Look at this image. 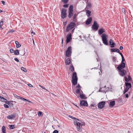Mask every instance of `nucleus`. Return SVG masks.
<instances>
[{"label": "nucleus", "mask_w": 133, "mask_h": 133, "mask_svg": "<svg viewBox=\"0 0 133 133\" xmlns=\"http://www.w3.org/2000/svg\"><path fill=\"white\" fill-rule=\"evenodd\" d=\"M102 40L103 43L106 45H108L107 39L108 38V35L104 33L103 34L101 35Z\"/></svg>", "instance_id": "1"}, {"label": "nucleus", "mask_w": 133, "mask_h": 133, "mask_svg": "<svg viewBox=\"0 0 133 133\" xmlns=\"http://www.w3.org/2000/svg\"><path fill=\"white\" fill-rule=\"evenodd\" d=\"M74 125L76 126L77 130L79 131H81L82 130V124L81 123L77 121H74Z\"/></svg>", "instance_id": "2"}, {"label": "nucleus", "mask_w": 133, "mask_h": 133, "mask_svg": "<svg viewBox=\"0 0 133 133\" xmlns=\"http://www.w3.org/2000/svg\"><path fill=\"white\" fill-rule=\"evenodd\" d=\"M76 25V24L74 22H71L67 26L66 28V32H68L74 28Z\"/></svg>", "instance_id": "3"}, {"label": "nucleus", "mask_w": 133, "mask_h": 133, "mask_svg": "<svg viewBox=\"0 0 133 133\" xmlns=\"http://www.w3.org/2000/svg\"><path fill=\"white\" fill-rule=\"evenodd\" d=\"M71 47L69 46L68 47L66 52L65 56L66 57H69L70 56L72 53Z\"/></svg>", "instance_id": "4"}, {"label": "nucleus", "mask_w": 133, "mask_h": 133, "mask_svg": "<svg viewBox=\"0 0 133 133\" xmlns=\"http://www.w3.org/2000/svg\"><path fill=\"white\" fill-rule=\"evenodd\" d=\"M98 24H97L96 21H94L92 27V29L94 30L97 31L98 30Z\"/></svg>", "instance_id": "5"}, {"label": "nucleus", "mask_w": 133, "mask_h": 133, "mask_svg": "<svg viewBox=\"0 0 133 133\" xmlns=\"http://www.w3.org/2000/svg\"><path fill=\"white\" fill-rule=\"evenodd\" d=\"M66 10L63 9L62 11V17L63 18H65L66 17Z\"/></svg>", "instance_id": "6"}, {"label": "nucleus", "mask_w": 133, "mask_h": 133, "mask_svg": "<svg viewBox=\"0 0 133 133\" xmlns=\"http://www.w3.org/2000/svg\"><path fill=\"white\" fill-rule=\"evenodd\" d=\"M125 67V64L124 62H121V64L117 67L118 70H120L124 68Z\"/></svg>", "instance_id": "7"}, {"label": "nucleus", "mask_w": 133, "mask_h": 133, "mask_svg": "<svg viewBox=\"0 0 133 133\" xmlns=\"http://www.w3.org/2000/svg\"><path fill=\"white\" fill-rule=\"evenodd\" d=\"M105 103V102L104 101H102L100 102L98 105V108L100 109L103 108Z\"/></svg>", "instance_id": "8"}, {"label": "nucleus", "mask_w": 133, "mask_h": 133, "mask_svg": "<svg viewBox=\"0 0 133 133\" xmlns=\"http://www.w3.org/2000/svg\"><path fill=\"white\" fill-rule=\"evenodd\" d=\"M80 104L81 105H82L84 106H87L88 105L87 102L83 100L81 101Z\"/></svg>", "instance_id": "9"}, {"label": "nucleus", "mask_w": 133, "mask_h": 133, "mask_svg": "<svg viewBox=\"0 0 133 133\" xmlns=\"http://www.w3.org/2000/svg\"><path fill=\"white\" fill-rule=\"evenodd\" d=\"M71 34H70L68 35L66 38V42L67 43L69 42L71 39Z\"/></svg>", "instance_id": "10"}, {"label": "nucleus", "mask_w": 133, "mask_h": 133, "mask_svg": "<svg viewBox=\"0 0 133 133\" xmlns=\"http://www.w3.org/2000/svg\"><path fill=\"white\" fill-rule=\"evenodd\" d=\"M120 70V72H119V74L120 75L122 76H124L126 74V71L124 70Z\"/></svg>", "instance_id": "11"}, {"label": "nucleus", "mask_w": 133, "mask_h": 133, "mask_svg": "<svg viewBox=\"0 0 133 133\" xmlns=\"http://www.w3.org/2000/svg\"><path fill=\"white\" fill-rule=\"evenodd\" d=\"M92 19L91 17H90L88 19L86 22V25H88L90 24L92 21Z\"/></svg>", "instance_id": "12"}, {"label": "nucleus", "mask_w": 133, "mask_h": 133, "mask_svg": "<svg viewBox=\"0 0 133 133\" xmlns=\"http://www.w3.org/2000/svg\"><path fill=\"white\" fill-rule=\"evenodd\" d=\"M15 114L9 115L7 116V118L8 119H12L15 117Z\"/></svg>", "instance_id": "13"}, {"label": "nucleus", "mask_w": 133, "mask_h": 133, "mask_svg": "<svg viewBox=\"0 0 133 133\" xmlns=\"http://www.w3.org/2000/svg\"><path fill=\"white\" fill-rule=\"evenodd\" d=\"M105 31V30L103 28L100 29L98 30V33L100 35H101Z\"/></svg>", "instance_id": "14"}, {"label": "nucleus", "mask_w": 133, "mask_h": 133, "mask_svg": "<svg viewBox=\"0 0 133 133\" xmlns=\"http://www.w3.org/2000/svg\"><path fill=\"white\" fill-rule=\"evenodd\" d=\"M78 78H72V83L74 85H76L77 83Z\"/></svg>", "instance_id": "15"}, {"label": "nucleus", "mask_w": 133, "mask_h": 133, "mask_svg": "<svg viewBox=\"0 0 133 133\" xmlns=\"http://www.w3.org/2000/svg\"><path fill=\"white\" fill-rule=\"evenodd\" d=\"M87 5L86 8L85 9V10H88L91 7V4L90 3H87Z\"/></svg>", "instance_id": "16"}, {"label": "nucleus", "mask_w": 133, "mask_h": 133, "mask_svg": "<svg viewBox=\"0 0 133 133\" xmlns=\"http://www.w3.org/2000/svg\"><path fill=\"white\" fill-rule=\"evenodd\" d=\"M80 89H77L76 90V94H75L76 95V96H77L78 97H79V95L77 96V94H80L81 92H80Z\"/></svg>", "instance_id": "17"}, {"label": "nucleus", "mask_w": 133, "mask_h": 133, "mask_svg": "<svg viewBox=\"0 0 133 133\" xmlns=\"http://www.w3.org/2000/svg\"><path fill=\"white\" fill-rule=\"evenodd\" d=\"M115 104V101H112L110 102L109 105L110 107H112Z\"/></svg>", "instance_id": "18"}, {"label": "nucleus", "mask_w": 133, "mask_h": 133, "mask_svg": "<svg viewBox=\"0 0 133 133\" xmlns=\"http://www.w3.org/2000/svg\"><path fill=\"white\" fill-rule=\"evenodd\" d=\"M125 85L126 87V88H131V84L129 83L128 82H125Z\"/></svg>", "instance_id": "19"}, {"label": "nucleus", "mask_w": 133, "mask_h": 133, "mask_svg": "<svg viewBox=\"0 0 133 133\" xmlns=\"http://www.w3.org/2000/svg\"><path fill=\"white\" fill-rule=\"evenodd\" d=\"M111 51L112 52H120L119 50L118 49L116 48L111 49Z\"/></svg>", "instance_id": "20"}, {"label": "nucleus", "mask_w": 133, "mask_h": 133, "mask_svg": "<svg viewBox=\"0 0 133 133\" xmlns=\"http://www.w3.org/2000/svg\"><path fill=\"white\" fill-rule=\"evenodd\" d=\"M0 100L1 101L5 103L7 101V100L5 99L3 97L0 96Z\"/></svg>", "instance_id": "21"}, {"label": "nucleus", "mask_w": 133, "mask_h": 133, "mask_svg": "<svg viewBox=\"0 0 133 133\" xmlns=\"http://www.w3.org/2000/svg\"><path fill=\"white\" fill-rule=\"evenodd\" d=\"M72 78H78L76 72H74L72 74Z\"/></svg>", "instance_id": "22"}, {"label": "nucleus", "mask_w": 133, "mask_h": 133, "mask_svg": "<svg viewBox=\"0 0 133 133\" xmlns=\"http://www.w3.org/2000/svg\"><path fill=\"white\" fill-rule=\"evenodd\" d=\"M79 96L80 97V98L81 99H86L87 98L85 97V95H84L83 94H82L81 93L79 95Z\"/></svg>", "instance_id": "23"}, {"label": "nucleus", "mask_w": 133, "mask_h": 133, "mask_svg": "<svg viewBox=\"0 0 133 133\" xmlns=\"http://www.w3.org/2000/svg\"><path fill=\"white\" fill-rule=\"evenodd\" d=\"M86 11V14L88 17L90 16L91 15V11L87 10H85Z\"/></svg>", "instance_id": "24"}, {"label": "nucleus", "mask_w": 133, "mask_h": 133, "mask_svg": "<svg viewBox=\"0 0 133 133\" xmlns=\"http://www.w3.org/2000/svg\"><path fill=\"white\" fill-rule=\"evenodd\" d=\"M70 59L69 58H68L65 61V63L66 65H69L70 63Z\"/></svg>", "instance_id": "25"}, {"label": "nucleus", "mask_w": 133, "mask_h": 133, "mask_svg": "<svg viewBox=\"0 0 133 133\" xmlns=\"http://www.w3.org/2000/svg\"><path fill=\"white\" fill-rule=\"evenodd\" d=\"M69 12L73 11V6L72 5H70L69 8Z\"/></svg>", "instance_id": "26"}, {"label": "nucleus", "mask_w": 133, "mask_h": 133, "mask_svg": "<svg viewBox=\"0 0 133 133\" xmlns=\"http://www.w3.org/2000/svg\"><path fill=\"white\" fill-rule=\"evenodd\" d=\"M77 15L75 14L74 15L73 17V20L75 22H76V17H77Z\"/></svg>", "instance_id": "27"}, {"label": "nucleus", "mask_w": 133, "mask_h": 133, "mask_svg": "<svg viewBox=\"0 0 133 133\" xmlns=\"http://www.w3.org/2000/svg\"><path fill=\"white\" fill-rule=\"evenodd\" d=\"M73 15V12H69V15L68 17L69 18H71Z\"/></svg>", "instance_id": "28"}, {"label": "nucleus", "mask_w": 133, "mask_h": 133, "mask_svg": "<svg viewBox=\"0 0 133 133\" xmlns=\"http://www.w3.org/2000/svg\"><path fill=\"white\" fill-rule=\"evenodd\" d=\"M15 43L16 45V47L17 48H18L20 47L21 46V45L19 44L18 42L17 41H16Z\"/></svg>", "instance_id": "29"}, {"label": "nucleus", "mask_w": 133, "mask_h": 133, "mask_svg": "<svg viewBox=\"0 0 133 133\" xmlns=\"http://www.w3.org/2000/svg\"><path fill=\"white\" fill-rule=\"evenodd\" d=\"M14 54L15 55H18L19 54V50H16L14 51Z\"/></svg>", "instance_id": "30"}, {"label": "nucleus", "mask_w": 133, "mask_h": 133, "mask_svg": "<svg viewBox=\"0 0 133 133\" xmlns=\"http://www.w3.org/2000/svg\"><path fill=\"white\" fill-rule=\"evenodd\" d=\"M70 70L72 72H73L74 70V68L73 65H71L70 67Z\"/></svg>", "instance_id": "31"}, {"label": "nucleus", "mask_w": 133, "mask_h": 133, "mask_svg": "<svg viewBox=\"0 0 133 133\" xmlns=\"http://www.w3.org/2000/svg\"><path fill=\"white\" fill-rule=\"evenodd\" d=\"M9 128L11 129H14L15 128V126L12 125H9Z\"/></svg>", "instance_id": "32"}, {"label": "nucleus", "mask_w": 133, "mask_h": 133, "mask_svg": "<svg viewBox=\"0 0 133 133\" xmlns=\"http://www.w3.org/2000/svg\"><path fill=\"white\" fill-rule=\"evenodd\" d=\"M3 23V19H1V21L0 22V28H2V25Z\"/></svg>", "instance_id": "33"}, {"label": "nucleus", "mask_w": 133, "mask_h": 133, "mask_svg": "<svg viewBox=\"0 0 133 133\" xmlns=\"http://www.w3.org/2000/svg\"><path fill=\"white\" fill-rule=\"evenodd\" d=\"M6 129L5 127V126H3L2 128V131L3 132L6 131Z\"/></svg>", "instance_id": "34"}, {"label": "nucleus", "mask_w": 133, "mask_h": 133, "mask_svg": "<svg viewBox=\"0 0 133 133\" xmlns=\"http://www.w3.org/2000/svg\"><path fill=\"white\" fill-rule=\"evenodd\" d=\"M21 69L24 72H26L27 71L26 69L23 67H22L21 68Z\"/></svg>", "instance_id": "35"}, {"label": "nucleus", "mask_w": 133, "mask_h": 133, "mask_svg": "<svg viewBox=\"0 0 133 133\" xmlns=\"http://www.w3.org/2000/svg\"><path fill=\"white\" fill-rule=\"evenodd\" d=\"M129 89V88H126L125 89L124 91V94H125L126 92H127L128 90Z\"/></svg>", "instance_id": "36"}, {"label": "nucleus", "mask_w": 133, "mask_h": 133, "mask_svg": "<svg viewBox=\"0 0 133 133\" xmlns=\"http://www.w3.org/2000/svg\"><path fill=\"white\" fill-rule=\"evenodd\" d=\"M21 99H22V100H24V101H28V102H29V103L31 102L30 101H28L25 98H21Z\"/></svg>", "instance_id": "37"}, {"label": "nucleus", "mask_w": 133, "mask_h": 133, "mask_svg": "<svg viewBox=\"0 0 133 133\" xmlns=\"http://www.w3.org/2000/svg\"><path fill=\"white\" fill-rule=\"evenodd\" d=\"M14 95L15 97H16L17 98H19V99H21V98H22V97H21L20 96H17V95H16L15 94H14Z\"/></svg>", "instance_id": "38"}, {"label": "nucleus", "mask_w": 133, "mask_h": 133, "mask_svg": "<svg viewBox=\"0 0 133 133\" xmlns=\"http://www.w3.org/2000/svg\"><path fill=\"white\" fill-rule=\"evenodd\" d=\"M111 48H114L115 46L114 45H115V43L114 42H112V43H111Z\"/></svg>", "instance_id": "39"}, {"label": "nucleus", "mask_w": 133, "mask_h": 133, "mask_svg": "<svg viewBox=\"0 0 133 133\" xmlns=\"http://www.w3.org/2000/svg\"><path fill=\"white\" fill-rule=\"evenodd\" d=\"M14 32V30H10L8 31L7 34H8L9 33H12Z\"/></svg>", "instance_id": "40"}, {"label": "nucleus", "mask_w": 133, "mask_h": 133, "mask_svg": "<svg viewBox=\"0 0 133 133\" xmlns=\"http://www.w3.org/2000/svg\"><path fill=\"white\" fill-rule=\"evenodd\" d=\"M69 0H62V1L63 2L64 4L68 2Z\"/></svg>", "instance_id": "41"}, {"label": "nucleus", "mask_w": 133, "mask_h": 133, "mask_svg": "<svg viewBox=\"0 0 133 133\" xmlns=\"http://www.w3.org/2000/svg\"><path fill=\"white\" fill-rule=\"evenodd\" d=\"M122 12L124 14H125V9L124 8H122Z\"/></svg>", "instance_id": "42"}, {"label": "nucleus", "mask_w": 133, "mask_h": 133, "mask_svg": "<svg viewBox=\"0 0 133 133\" xmlns=\"http://www.w3.org/2000/svg\"><path fill=\"white\" fill-rule=\"evenodd\" d=\"M15 50L13 49H11L10 50V52L11 53H14V52Z\"/></svg>", "instance_id": "43"}, {"label": "nucleus", "mask_w": 133, "mask_h": 133, "mask_svg": "<svg viewBox=\"0 0 133 133\" xmlns=\"http://www.w3.org/2000/svg\"><path fill=\"white\" fill-rule=\"evenodd\" d=\"M125 81H126L127 82H128L129 81V79H128L127 78L126 76L125 77Z\"/></svg>", "instance_id": "44"}, {"label": "nucleus", "mask_w": 133, "mask_h": 133, "mask_svg": "<svg viewBox=\"0 0 133 133\" xmlns=\"http://www.w3.org/2000/svg\"><path fill=\"white\" fill-rule=\"evenodd\" d=\"M68 116L69 117H70V118H71L73 119H76V118L70 115H69Z\"/></svg>", "instance_id": "45"}, {"label": "nucleus", "mask_w": 133, "mask_h": 133, "mask_svg": "<svg viewBox=\"0 0 133 133\" xmlns=\"http://www.w3.org/2000/svg\"><path fill=\"white\" fill-rule=\"evenodd\" d=\"M69 6V4H66L63 5L64 8H68Z\"/></svg>", "instance_id": "46"}, {"label": "nucleus", "mask_w": 133, "mask_h": 133, "mask_svg": "<svg viewBox=\"0 0 133 133\" xmlns=\"http://www.w3.org/2000/svg\"><path fill=\"white\" fill-rule=\"evenodd\" d=\"M42 114V112L41 111H39L38 112V115L39 116H40Z\"/></svg>", "instance_id": "47"}, {"label": "nucleus", "mask_w": 133, "mask_h": 133, "mask_svg": "<svg viewBox=\"0 0 133 133\" xmlns=\"http://www.w3.org/2000/svg\"><path fill=\"white\" fill-rule=\"evenodd\" d=\"M4 107L5 108H8L9 107V106L8 105L6 104H5L4 105Z\"/></svg>", "instance_id": "48"}, {"label": "nucleus", "mask_w": 133, "mask_h": 133, "mask_svg": "<svg viewBox=\"0 0 133 133\" xmlns=\"http://www.w3.org/2000/svg\"><path fill=\"white\" fill-rule=\"evenodd\" d=\"M77 88H78L79 89H81V86L79 84H78L77 86Z\"/></svg>", "instance_id": "49"}, {"label": "nucleus", "mask_w": 133, "mask_h": 133, "mask_svg": "<svg viewBox=\"0 0 133 133\" xmlns=\"http://www.w3.org/2000/svg\"><path fill=\"white\" fill-rule=\"evenodd\" d=\"M14 60L18 62H19V60L17 58H15Z\"/></svg>", "instance_id": "50"}, {"label": "nucleus", "mask_w": 133, "mask_h": 133, "mask_svg": "<svg viewBox=\"0 0 133 133\" xmlns=\"http://www.w3.org/2000/svg\"><path fill=\"white\" fill-rule=\"evenodd\" d=\"M10 101H7L5 103L6 104H8L9 105H10Z\"/></svg>", "instance_id": "51"}, {"label": "nucleus", "mask_w": 133, "mask_h": 133, "mask_svg": "<svg viewBox=\"0 0 133 133\" xmlns=\"http://www.w3.org/2000/svg\"><path fill=\"white\" fill-rule=\"evenodd\" d=\"M23 52L22 53H21V55L23 56L25 54V52L23 50Z\"/></svg>", "instance_id": "52"}, {"label": "nucleus", "mask_w": 133, "mask_h": 133, "mask_svg": "<svg viewBox=\"0 0 133 133\" xmlns=\"http://www.w3.org/2000/svg\"><path fill=\"white\" fill-rule=\"evenodd\" d=\"M58 131L57 130H55L53 132V133H58Z\"/></svg>", "instance_id": "53"}, {"label": "nucleus", "mask_w": 133, "mask_h": 133, "mask_svg": "<svg viewBox=\"0 0 133 133\" xmlns=\"http://www.w3.org/2000/svg\"><path fill=\"white\" fill-rule=\"evenodd\" d=\"M125 61V60L124 58L123 57L122 58V61L121 62H123Z\"/></svg>", "instance_id": "54"}, {"label": "nucleus", "mask_w": 133, "mask_h": 133, "mask_svg": "<svg viewBox=\"0 0 133 133\" xmlns=\"http://www.w3.org/2000/svg\"><path fill=\"white\" fill-rule=\"evenodd\" d=\"M113 41L111 39H110L109 41V43H110V45H111V43H112L113 42Z\"/></svg>", "instance_id": "55"}, {"label": "nucleus", "mask_w": 133, "mask_h": 133, "mask_svg": "<svg viewBox=\"0 0 133 133\" xmlns=\"http://www.w3.org/2000/svg\"><path fill=\"white\" fill-rule=\"evenodd\" d=\"M128 79H129V80L130 81L131 79V77L130 76V75L129 76H128Z\"/></svg>", "instance_id": "56"}, {"label": "nucleus", "mask_w": 133, "mask_h": 133, "mask_svg": "<svg viewBox=\"0 0 133 133\" xmlns=\"http://www.w3.org/2000/svg\"><path fill=\"white\" fill-rule=\"evenodd\" d=\"M28 85L30 87H33V86L31 84H28Z\"/></svg>", "instance_id": "57"}, {"label": "nucleus", "mask_w": 133, "mask_h": 133, "mask_svg": "<svg viewBox=\"0 0 133 133\" xmlns=\"http://www.w3.org/2000/svg\"><path fill=\"white\" fill-rule=\"evenodd\" d=\"M118 52L119 53V54L121 55V56L122 57V58L123 57H124L123 56L122 54V53H121V52Z\"/></svg>", "instance_id": "58"}, {"label": "nucleus", "mask_w": 133, "mask_h": 133, "mask_svg": "<svg viewBox=\"0 0 133 133\" xmlns=\"http://www.w3.org/2000/svg\"><path fill=\"white\" fill-rule=\"evenodd\" d=\"M113 61H114V62H115L116 61V59H115V57H114L113 58Z\"/></svg>", "instance_id": "59"}, {"label": "nucleus", "mask_w": 133, "mask_h": 133, "mask_svg": "<svg viewBox=\"0 0 133 133\" xmlns=\"http://www.w3.org/2000/svg\"><path fill=\"white\" fill-rule=\"evenodd\" d=\"M41 88H42L43 89L45 90H46L47 91H48V90L47 89H46L43 86H42Z\"/></svg>", "instance_id": "60"}, {"label": "nucleus", "mask_w": 133, "mask_h": 133, "mask_svg": "<svg viewBox=\"0 0 133 133\" xmlns=\"http://www.w3.org/2000/svg\"><path fill=\"white\" fill-rule=\"evenodd\" d=\"M119 49L120 50H122L123 49V47L122 46H121L119 47Z\"/></svg>", "instance_id": "61"}, {"label": "nucleus", "mask_w": 133, "mask_h": 133, "mask_svg": "<svg viewBox=\"0 0 133 133\" xmlns=\"http://www.w3.org/2000/svg\"><path fill=\"white\" fill-rule=\"evenodd\" d=\"M126 98H128L129 97L128 95L127 94H126L125 95Z\"/></svg>", "instance_id": "62"}, {"label": "nucleus", "mask_w": 133, "mask_h": 133, "mask_svg": "<svg viewBox=\"0 0 133 133\" xmlns=\"http://www.w3.org/2000/svg\"><path fill=\"white\" fill-rule=\"evenodd\" d=\"M2 2L3 5H5V2L4 1H2Z\"/></svg>", "instance_id": "63"}, {"label": "nucleus", "mask_w": 133, "mask_h": 133, "mask_svg": "<svg viewBox=\"0 0 133 133\" xmlns=\"http://www.w3.org/2000/svg\"><path fill=\"white\" fill-rule=\"evenodd\" d=\"M82 124V125H85V123L84 122L82 124Z\"/></svg>", "instance_id": "64"}]
</instances>
